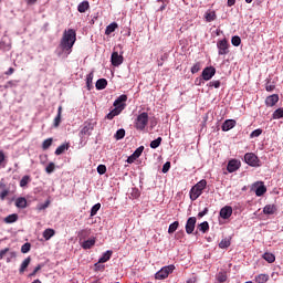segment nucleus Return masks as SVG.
I'll return each mask as SVG.
<instances>
[{"mask_svg": "<svg viewBox=\"0 0 283 283\" xmlns=\"http://www.w3.org/2000/svg\"><path fill=\"white\" fill-rule=\"evenodd\" d=\"M74 43H76V31L74 29L64 31L60 42V48L70 54V52H72V48H74Z\"/></svg>", "mask_w": 283, "mask_h": 283, "instance_id": "f257e3e1", "label": "nucleus"}, {"mask_svg": "<svg viewBox=\"0 0 283 283\" xmlns=\"http://www.w3.org/2000/svg\"><path fill=\"white\" fill-rule=\"evenodd\" d=\"M205 189H207V180L202 179L190 189V200L192 202L196 201V199L202 196V191H205Z\"/></svg>", "mask_w": 283, "mask_h": 283, "instance_id": "f03ea898", "label": "nucleus"}, {"mask_svg": "<svg viewBox=\"0 0 283 283\" xmlns=\"http://www.w3.org/2000/svg\"><path fill=\"white\" fill-rule=\"evenodd\" d=\"M147 125H149V114L146 112L140 113L135 119V129L137 132H145Z\"/></svg>", "mask_w": 283, "mask_h": 283, "instance_id": "7ed1b4c3", "label": "nucleus"}, {"mask_svg": "<svg viewBox=\"0 0 283 283\" xmlns=\"http://www.w3.org/2000/svg\"><path fill=\"white\" fill-rule=\"evenodd\" d=\"M174 271H176V265H166L155 274V280H167V277H169Z\"/></svg>", "mask_w": 283, "mask_h": 283, "instance_id": "20e7f679", "label": "nucleus"}, {"mask_svg": "<svg viewBox=\"0 0 283 283\" xmlns=\"http://www.w3.org/2000/svg\"><path fill=\"white\" fill-rule=\"evenodd\" d=\"M244 163L250 167H261L260 158L254 153H247L244 155Z\"/></svg>", "mask_w": 283, "mask_h": 283, "instance_id": "39448f33", "label": "nucleus"}, {"mask_svg": "<svg viewBox=\"0 0 283 283\" xmlns=\"http://www.w3.org/2000/svg\"><path fill=\"white\" fill-rule=\"evenodd\" d=\"M217 48H218V54L219 56H224L229 53V41L227 39L219 40L217 42Z\"/></svg>", "mask_w": 283, "mask_h": 283, "instance_id": "423d86ee", "label": "nucleus"}, {"mask_svg": "<svg viewBox=\"0 0 283 283\" xmlns=\"http://www.w3.org/2000/svg\"><path fill=\"white\" fill-rule=\"evenodd\" d=\"M252 189H254L255 196L259 198L266 193V186H264V181H256L252 185Z\"/></svg>", "mask_w": 283, "mask_h": 283, "instance_id": "0eeeda50", "label": "nucleus"}, {"mask_svg": "<svg viewBox=\"0 0 283 283\" xmlns=\"http://www.w3.org/2000/svg\"><path fill=\"white\" fill-rule=\"evenodd\" d=\"M201 76H202L203 81H211V78H213V76H216V67L207 66L202 71Z\"/></svg>", "mask_w": 283, "mask_h": 283, "instance_id": "6e6552de", "label": "nucleus"}, {"mask_svg": "<svg viewBox=\"0 0 283 283\" xmlns=\"http://www.w3.org/2000/svg\"><path fill=\"white\" fill-rule=\"evenodd\" d=\"M196 222H198L196 217L188 218L186 222V233H188V235H191V233H193V231L196 230Z\"/></svg>", "mask_w": 283, "mask_h": 283, "instance_id": "1a4fd4ad", "label": "nucleus"}, {"mask_svg": "<svg viewBox=\"0 0 283 283\" xmlns=\"http://www.w3.org/2000/svg\"><path fill=\"white\" fill-rule=\"evenodd\" d=\"M123 61H125V59L123 57V55L118 54V52H113L111 55V63L112 65H114V67H118L119 65H123Z\"/></svg>", "mask_w": 283, "mask_h": 283, "instance_id": "9d476101", "label": "nucleus"}, {"mask_svg": "<svg viewBox=\"0 0 283 283\" xmlns=\"http://www.w3.org/2000/svg\"><path fill=\"white\" fill-rule=\"evenodd\" d=\"M241 163L238 159H231L228 163L227 169L229 174H233L234 171H238L240 169Z\"/></svg>", "mask_w": 283, "mask_h": 283, "instance_id": "9b49d317", "label": "nucleus"}, {"mask_svg": "<svg viewBox=\"0 0 283 283\" xmlns=\"http://www.w3.org/2000/svg\"><path fill=\"white\" fill-rule=\"evenodd\" d=\"M279 101H280V95L273 94L265 98V105L266 107H275Z\"/></svg>", "mask_w": 283, "mask_h": 283, "instance_id": "f8f14e48", "label": "nucleus"}, {"mask_svg": "<svg viewBox=\"0 0 283 283\" xmlns=\"http://www.w3.org/2000/svg\"><path fill=\"white\" fill-rule=\"evenodd\" d=\"M230 216H233V208L231 206H226L220 210V218L223 220H229Z\"/></svg>", "mask_w": 283, "mask_h": 283, "instance_id": "ddd939ff", "label": "nucleus"}, {"mask_svg": "<svg viewBox=\"0 0 283 283\" xmlns=\"http://www.w3.org/2000/svg\"><path fill=\"white\" fill-rule=\"evenodd\" d=\"M96 244V237L90 238L81 243L82 249L87 251L88 249H92Z\"/></svg>", "mask_w": 283, "mask_h": 283, "instance_id": "4468645a", "label": "nucleus"}, {"mask_svg": "<svg viewBox=\"0 0 283 283\" xmlns=\"http://www.w3.org/2000/svg\"><path fill=\"white\" fill-rule=\"evenodd\" d=\"M237 122L235 119H227L223 122L221 129L222 132H230V129H233L235 127Z\"/></svg>", "mask_w": 283, "mask_h": 283, "instance_id": "2eb2a0df", "label": "nucleus"}, {"mask_svg": "<svg viewBox=\"0 0 283 283\" xmlns=\"http://www.w3.org/2000/svg\"><path fill=\"white\" fill-rule=\"evenodd\" d=\"M90 235H92V229L90 228L82 229L77 232V238L80 241L86 240V238H90Z\"/></svg>", "mask_w": 283, "mask_h": 283, "instance_id": "dca6fc26", "label": "nucleus"}, {"mask_svg": "<svg viewBox=\"0 0 283 283\" xmlns=\"http://www.w3.org/2000/svg\"><path fill=\"white\" fill-rule=\"evenodd\" d=\"M125 103H127V95H120L118 98L114 102V107H123L125 109Z\"/></svg>", "mask_w": 283, "mask_h": 283, "instance_id": "f3484780", "label": "nucleus"}, {"mask_svg": "<svg viewBox=\"0 0 283 283\" xmlns=\"http://www.w3.org/2000/svg\"><path fill=\"white\" fill-rule=\"evenodd\" d=\"M32 262V258L28 256L23 260V262L20 265L19 273L20 275H23L25 273V270L30 266V263Z\"/></svg>", "mask_w": 283, "mask_h": 283, "instance_id": "a211bd4d", "label": "nucleus"}, {"mask_svg": "<svg viewBox=\"0 0 283 283\" xmlns=\"http://www.w3.org/2000/svg\"><path fill=\"white\" fill-rule=\"evenodd\" d=\"M276 211H277V206H275V205H266L263 208V213L265 216H273V213H276Z\"/></svg>", "mask_w": 283, "mask_h": 283, "instance_id": "6ab92c4d", "label": "nucleus"}, {"mask_svg": "<svg viewBox=\"0 0 283 283\" xmlns=\"http://www.w3.org/2000/svg\"><path fill=\"white\" fill-rule=\"evenodd\" d=\"M63 114V106H59L57 108V115L55 116L53 120V127H59L61 125V116Z\"/></svg>", "mask_w": 283, "mask_h": 283, "instance_id": "aec40b11", "label": "nucleus"}, {"mask_svg": "<svg viewBox=\"0 0 283 283\" xmlns=\"http://www.w3.org/2000/svg\"><path fill=\"white\" fill-rule=\"evenodd\" d=\"M15 207L18 209H25V207H28V199H25V197H19L15 200Z\"/></svg>", "mask_w": 283, "mask_h": 283, "instance_id": "412c9836", "label": "nucleus"}, {"mask_svg": "<svg viewBox=\"0 0 283 283\" xmlns=\"http://www.w3.org/2000/svg\"><path fill=\"white\" fill-rule=\"evenodd\" d=\"M94 72H91L87 76H86V88L90 91L94 90Z\"/></svg>", "mask_w": 283, "mask_h": 283, "instance_id": "4be33fe9", "label": "nucleus"}, {"mask_svg": "<svg viewBox=\"0 0 283 283\" xmlns=\"http://www.w3.org/2000/svg\"><path fill=\"white\" fill-rule=\"evenodd\" d=\"M117 28H118V23L116 22H112L111 24H108L105 30L106 36H109V34H112L113 32H116Z\"/></svg>", "mask_w": 283, "mask_h": 283, "instance_id": "5701e85b", "label": "nucleus"}, {"mask_svg": "<svg viewBox=\"0 0 283 283\" xmlns=\"http://www.w3.org/2000/svg\"><path fill=\"white\" fill-rule=\"evenodd\" d=\"M90 10V2L83 1L77 6V12H81V14L87 12Z\"/></svg>", "mask_w": 283, "mask_h": 283, "instance_id": "b1692460", "label": "nucleus"}, {"mask_svg": "<svg viewBox=\"0 0 283 283\" xmlns=\"http://www.w3.org/2000/svg\"><path fill=\"white\" fill-rule=\"evenodd\" d=\"M80 136L81 138H83V136H92V125L91 124L85 125L80 132Z\"/></svg>", "mask_w": 283, "mask_h": 283, "instance_id": "393cba45", "label": "nucleus"}, {"mask_svg": "<svg viewBox=\"0 0 283 283\" xmlns=\"http://www.w3.org/2000/svg\"><path fill=\"white\" fill-rule=\"evenodd\" d=\"M113 251L112 250H107L103 255H102V258H99V262H102V263H104L105 264V262H109V260H112V255H113Z\"/></svg>", "mask_w": 283, "mask_h": 283, "instance_id": "a878e982", "label": "nucleus"}, {"mask_svg": "<svg viewBox=\"0 0 283 283\" xmlns=\"http://www.w3.org/2000/svg\"><path fill=\"white\" fill-rule=\"evenodd\" d=\"M70 149V144H62L55 149V156H61V154Z\"/></svg>", "mask_w": 283, "mask_h": 283, "instance_id": "bb28decb", "label": "nucleus"}, {"mask_svg": "<svg viewBox=\"0 0 283 283\" xmlns=\"http://www.w3.org/2000/svg\"><path fill=\"white\" fill-rule=\"evenodd\" d=\"M263 260H265V262H269V264H273V262H275V254L271 253V252H265L262 255Z\"/></svg>", "mask_w": 283, "mask_h": 283, "instance_id": "cd10ccee", "label": "nucleus"}, {"mask_svg": "<svg viewBox=\"0 0 283 283\" xmlns=\"http://www.w3.org/2000/svg\"><path fill=\"white\" fill-rule=\"evenodd\" d=\"M95 87L96 90H105V87H107V80L105 78L97 80Z\"/></svg>", "mask_w": 283, "mask_h": 283, "instance_id": "c85d7f7f", "label": "nucleus"}, {"mask_svg": "<svg viewBox=\"0 0 283 283\" xmlns=\"http://www.w3.org/2000/svg\"><path fill=\"white\" fill-rule=\"evenodd\" d=\"M19 220V214H9L7 218H4V222L7 224H12L13 222H17Z\"/></svg>", "mask_w": 283, "mask_h": 283, "instance_id": "c756f323", "label": "nucleus"}, {"mask_svg": "<svg viewBox=\"0 0 283 283\" xmlns=\"http://www.w3.org/2000/svg\"><path fill=\"white\" fill-rule=\"evenodd\" d=\"M31 181H32V178L30 177V175H25L20 180V187H22V188L28 187V184Z\"/></svg>", "mask_w": 283, "mask_h": 283, "instance_id": "7c9ffc66", "label": "nucleus"}, {"mask_svg": "<svg viewBox=\"0 0 283 283\" xmlns=\"http://www.w3.org/2000/svg\"><path fill=\"white\" fill-rule=\"evenodd\" d=\"M180 227V222L178 221H175L172 222L169 228H168V233L171 234V233H176V231H178V228Z\"/></svg>", "mask_w": 283, "mask_h": 283, "instance_id": "2f4dec72", "label": "nucleus"}, {"mask_svg": "<svg viewBox=\"0 0 283 283\" xmlns=\"http://www.w3.org/2000/svg\"><path fill=\"white\" fill-rule=\"evenodd\" d=\"M272 118L273 120H280V118H283V108H277L276 111H274V113L272 114Z\"/></svg>", "mask_w": 283, "mask_h": 283, "instance_id": "473e14b6", "label": "nucleus"}, {"mask_svg": "<svg viewBox=\"0 0 283 283\" xmlns=\"http://www.w3.org/2000/svg\"><path fill=\"white\" fill-rule=\"evenodd\" d=\"M54 229H46V230H44V232H43V238H44V240H50L51 238H54Z\"/></svg>", "mask_w": 283, "mask_h": 283, "instance_id": "72a5a7b5", "label": "nucleus"}, {"mask_svg": "<svg viewBox=\"0 0 283 283\" xmlns=\"http://www.w3.org/2000/svg\"><path fill=\"white\" fill-rule=\"evenodd\" d=\"M216 19H217L216 11L206 12V21H208V23H211V21H216Z\"/></svg>", "mask_w": 283, "mask_h": 283, "instance_id": "f704fd0d", "label": "nucleus"}, {"mask_svg": "<svg viewBox=\"0 0 283 283\" xmlns=\"http://www.w3.org/2000/svg\"><path fill=\"white\" fill-rule=\"evenodd\" d=\"M255 282L258 283L269 282V274H259L258 276H255Z\"/></svg>", "mask_w": 283, "mask_h": 283, "instance_id": "c9c22d12", "label": "nucleus"}, {"mask_svg": "<svg viewBox=\"0 0 283 283\" xmlns=\"http://www.w3.org/2000/svg\"><path fill=\"white\" fill-rule=\"evenodd\" d=\"M161 143H163V137H158L157 139H155L150 143V148L158 149V147H160Z\"/></svg>", "mask_w": 283, "mask_h": 283, "instance_id": "e433bc0d", "label": "nucleus"}, {"mask_svg": "<svg viewBox=\"0 0 283 283\" xmlns=\"http://www.w3.org/2000/svg\"><path fill=\"white\" fill-rule=\"evenodd\" d=\"M229 247H231V240L229 239H223L219 243V249H229Z\"/></svg>", "mask_w": 283, "mask_h": 283, "instance_id": "4c0bfd02", "label": "nucleus"}, {"mask_svg": "<svg viewBox=\"0 0 283 283\" xmlns=\"http://www.w3.org/2000/svg\"><path fill=\"white\" fill-rule=\"evenodd\" d=\"M202 70V64L200 62H197L193 64V66L190 69L191 74H198Z\"/></svg>", "mask_w": 283, "mask_h": 283, "instance_id": "58836bf2", "label": "nucleus"}, {"mask_svg": "<svg viewBox=\"0 0 283 283\" xmlns=\"http://www.w3.org/2000/svg\"><path fill=\"white\" fill-rule=\"evenodd\" d=\"M101 211V203H96L91 209V218H94Z\"/></svg>", "mask_w": 283, "mask_h": 283, "instance_id": "ea45409f", "label": "nucleus"}, {"mask_svg": "<svg viewBox=\"0 0 283 283\" xmlns=\"http://www.w3.org/2000/svg\"><path fill=\"white\" fill-rule=\"evenodd\" d=\"M198 229L199 231H202V233H207V231L209 230V222L203 221L198 226Z\"/></svg>", "mask_w": 283, "mask_h": 283, "instance_id": "a19ab883", "label": "nucleus"}, {"mask_svg": "<svg viewBox=\"0 0 283 283\" xmlns=\"http://www.w3.org/2000/svg\"><path fill=\"white\" fill-rule=\"evenodd\" d=\"M143 151H145V146H139L134 153L133 156L135 158H140L143 156Z\"/></svg>", "mask_w": 283, "mask_h": 283, "instance_id": "79ce46f5", "label": "nucleus"}, {"mask_svg": "<svg viewBox=\"0 0 283 283\" xmlns=\"http://www.w3.org/2000/svg\"><path fill=\"white\" fill-rule=\"evenodd\" d=\"M115 138L116 140H123V138H125V129L124 128L118 129L115 134Z\"/></svg>", "mask_w": 283, "mask_h": 283, "instance_id": "37998d69", "label": "nucleus"}, {"mask_svg": "<svg viewBox=\"0 0 283 283\" xmlns=\"http://www.w3.org/2000/svg\"><path fill=\"white\" fill-rule=\"evenodd\" d=\"M52 143L53 139L52 138H48L42 143V149L46 150L50 149V147H52Z\"/></svg>", "mask_w": 283, "mask_h": 283, "instance_id": "c03bdc74", "label": "nucleus"}, {"mask_svg": "<svg viewBox=\"0 0 283 283\" xmlns=\"http://www.w3.org/2000/svg\"><path fill=\"white\" fill-rule=\"evenodd\" d=\"M231 43L234 45V48H239L240 43H242V39H240L238 35H234L231 39Z\"/></svg>", "mask_w": 283, "mask_h": 283, "instance_id": "a18cd8bd", "label": "nucleus"}, {"mask_svg": "<svg viewBox=\"0 0 283 283\" xmlns=\"http://www.w3.org/2000/svg\"><path fill=\"white\" fill-rule=\"evenodd\" d=\"M217 280L220 283L227 282V273L226 272H219L217 275Z\"/></svg>", "mask_w": 283, "mask_h": 283, "instance_id": "49530a36", "label": "nucleus"}, {"mask_svg": "<svg viewBox=\"0 0 283 283\" xmlns=\"http://www.w3.org/2000/svg\"><path fill=\"white\" fill-rule=\"evenodd\" d=\"M94 269L95 271L103 272L105 271V265L103 264V262L98 261L97 263L94 264Z\"/></svg>", "mask_w": 283, "mask_h": 283, "instance_id": "de8ad7c7", "label": "nucleus"}, {"mask_svg": "<svg viewBox=\"0 0 283 283\" xmlns=\"http://www.w3.org/2000/svg\"><path fill=\"white\" fill-rule=\"evenodd\" d=\"M30 249H32V244L27 242L21 247V253H29Z\"/></svg>", "mask_w": 283, "mask_h": 283, "instance_id": "09e8293b", "label": "nucleus"}, {"mask_svg": "<svg viewBox=\"0 0 283 283\" xmlns=\"http://www.w3.org/2000/svg\"><path fill=\"white\" fill-rule=\"evenodd\" d=\"M259 136H262V128L255 129L250 134V138H258Z\"/></svg>", "mask_w": 283, "mask_h": 283, "instance_id": "8fccbe9b", "label": "nucleus"}, {"mask_svg": "<svg viewBox=\"0 0 283 283\" xmlns=\"http://www.w3.org/2000/svg\"><path fill=\"white\" fill-rule=\"evenodd\" d=\"M106 172H107V167L105 165L97 166V174H99V176H103Z\"/></svg>", "mask_w": 283, "mask_h": 283, "instance_id": "3c124183", "label": "nucleus"}, {"mask_svg": "<svg viewBox=\"0 0 283 283\" xmlns=\"http://www.w3.org/2000/svg\"><path fill=\"white\" fill-rule=\"evenodd\" d=\"M54 169H56V166L54 165V163H50L46 166L45 171H46V174H53Z\"/></svg>", "mask_w": 283, "mask_h": 283, "instance_id": "603ef678", "label": "nucleus"}, {"mask_svg": "<svg viewBox=\"0 0 283 283\" xmlns=\"http://www.w3.org/2000/svg\"><path fill=\"white\" fill-rule=\"evenodd\" d=\"M41 269H43V265L39 264L38 266L34 268V270L32 271V273H30L28 275V277L32 279L36 275V272L40 271Z\"/></svg>", "mask_w": 283, "mask_h": 283, "instance_id": "864d4df0", "label": "nucleus"}, {"mask_svg": "<svg viewBox=\"0 0 283 283\" xmlns=\"http://www.w3.org/2000/svg\"><path fill=\"white\" fill-rule=\"evenodd\" d=\"M265 90L266 92H273L275 90V84L274 83H271V81H269L266 84H265Z\"/></svg>", "mask_w": 283, "mask_h": 283, "instance_id": "5fc2aeb1", "label": "nucleus"}, {"mask_svg": "<svg viewBox=\"0 0 283 283\" xmlns=\"http://www.w3.org/2000/svg\"><path fill=\"white\" fill-rule=\"evenodd\" d=\"M123 107L122 106H115V108L113 111H111V113L114 115V116H118L122 112H123Z\"/></svg>", "mask_w": 283, "mask_h": 283, "instance_id": "6e6d98bb", "label": "nucleus"}, {"mask_svg": "<svg viewBox=\"0 0 283 283\" xmlns=\"http://www.w3.org/2000/svg\"><path fill=\"white\" fill-rule=\"evenodd\" d=\"M169 169H171V163L167 161L164 164L161 171H163V174H167V171H169Z\"/></svg>", "mask_w": 283, "mask_h": 283, "instance_id": "4d7b16f0", "label": "nucleus"}, {"mask_svg": "<svg viewBox=\"0 0 283 283\" xmlns=\"http://www.w3.org/2000/svg\"><path fill=\"white\" fill-rule=\"evenodd\" d=\"M210 87H214L216 90H218L221 85L220 81H212L209 83Z\"/></svg>", "mask_w": 283, "mask_h": 283, "instance_id": "13d9d810", "label": "nucleus"}, {"mask_svg": "<svg viewBox=\"0 0 283 283\" xmlns=\"http://www.w3.org/2000/svg\"><path fill=\"white\" fill-rule=\"evenodd\" d=\"M10 193V190L6 189L0 193V200H6V197H8Z\"/></svg>", "mask_w": 283, "mask_h": 283, "instance_id": "bf43d9fd", "label": "nucleus"}, {"mask_svg": "<svg viewBox=\"0 0 283 283\" xmlns=\"http://www.w3.org/2000/svg\"><path fill=\"white\" fill-rule=\"evenodd\" d=\"M10 251V248H6L3 250H0V260H3L6 258V254Z\"/></svg>", "mask_w": 283, "mask_h": 283, "instance_id": "052dcab7", "label": "nucleus"}, {"mask_svg": "<svg viewBox=\"0 0 283 283\" xmlns=\"http://www.w3.org/2000/svg\"><path fill=\"white\" fill-rule=\"evenodd\" d=\"M209 213V208H205L201 212L198 213V218H205Z\"/></svg>", "mask_w": 283, "mask_h": 283, "instance_id": "680f3d73", "label": "nucleus"}, {"mask_svg": "<svg viewBox=\"0 0 283 283\" xmlns=\"http://www.w3.org/2000/svg\"><path fill=\"white\" fill-rule=\"evenodd\" d=\"M17 258V252H10L7 262H12V259Z\"/></svg>", "mask_w": 283, "mask_h": 283, "instance_id": "e2e57ef3", "label": "nucleus"}, {"mask_svg": "<svg viewBox=\"0 0 283 283\" xmlns=\"http://www.w3.org/2000/svg\"><path fill=\"white\" fill-rule=\"evenodd\" d=\"M48 207H50V201H46L45 203L39 206L38 209H39L40 211H43V209H48Z\"/></svg>", "mask_w": 283, "mask_h": 283, "instance_id": "0e129e2a", "label": "nucleus"}, {"mask_svg": "<svg viewBox=\"0 0 283 283\" xmlns=\"http://www.w3.org/2000/svg\"><path fill=\"white\" fill-rule=\"evenodd\" d=\"M136 159H137V157H135L134 155H130V156L127 158L128 165H132V163H134Z\"/></svg>", "mask_w": 283, "mask_h": 283, "instance_id": "69168bd1", "label": "nucleus"}, {"mask_svg": "<svg viewBox=\"0 0 283 283\" xmlns=\"http://www.w3.org/2000/svg\"><path fill=\"white\" fill-rule=\"evenodd\" d=\"M4 74L7 76H12V74H14V67H9V70L7 72H4Z\"/></svg>", "mask_w": 283, "mask_h": 283, "instance_id": "338daca9", "label": "nucleus"}, {"mask_svg": "<svg viewBox=\"0 0 283 283\" xmlns=\"http://www.w3.org/2000/svg\"><path fill=\"white\" fill-rule=\"evenodd\" d=\"M6 160V154L3 150H0V165Z\"/></svg>", "mask_w": 283, "mask_h": 283, "instance_id": "774afa93", "label": "nucleus"}]
</instances>
